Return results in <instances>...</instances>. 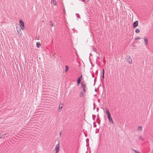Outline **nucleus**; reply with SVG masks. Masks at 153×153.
Returning a JSON list of instances; mask_svg holds the SVG:
<instances>
[{
    "mask_svg": "<svg viewBox=\"0 0 153 153\" xmlns=\"http://www.w3.org/2000/svg\"><path fill=\"white\" fill-rule=\"evenodd\" d=\"M144 41H145L146 45H147L148 44V39L146 36H145L144 38Z\"/></svg>",
    "mask_w": 153,
    "mask_h": 153,
    "instance_id": "7",
    "label": "nucleus"
},
{
    "mask_svg": "<svg viewBox=\"0 0 153 153\" xmlns=\"http://www.w3.org/2000/svg\"><path fill=\"white\" fill-rule=\"evenodd\" d=\"M107 115L108 119L111 117L110 114H108Z\"/></svg>",
    "mask_w": 153,
    "mask_h": 153,
    "instance_id": "19",
    "label": "nucleus"
},
{
    "mask_svg": "<svg viewBox=\"0 0 153 153\" xmlns=\"http://www.w3.org/2000/svg\"><path fill=\"white\" fill-rule=\"evenodd\" d=\"M135 32L136 33H138L140 32V30L138 29H137L135 30Z\"/></svg>",
    "mask_w": 153,
    "mask_h": 153,
    "instance_id": "14",
    "label": "nucleus"
},
{
    "mask_svg": "<svg viewBox=\"0 0 153 153\" xmlns=\"http://www.w3.org/2000/svg\"><path fill=\"white\" fill-rule=\"evenodd\" d=\"M152 153H153V152Z\"/></svg>",
    "mask_w": 153,
    "mask_h": 153,
    "instance_id": "32",
    "label": "nucleus"
},
{
    "mask_svg": "<svg viewBox=\"0 0 153 153\" xmlns=\"http://www.w3.org/2000/svg\"><path fill=\"white\" fill-rule=\"evenodd\" d=\"M142 128L141 126H139L138 127L137 130L139 131H141L142 130Z\"/></svg>",
    "mask_w": 153,
    "mask_h": 153,
    "instance_id": "11",
    "label": "nucleus"
},
{
    "mask_svg": "<svg viewBox=\"0 0 153 153\" xmlns=\"http://www.w3.org/2000/svg\"><path fill=\"white\" fill-rule=\"evenodd\" d=\"M63 106V105L62 103L60 102L59 104V108L58 111L59 112H60L61 111L62 108Z\"/></svg>",
    "mask_w": 153,
    "mask_h": 153,
    "instance_id": "5",
    "label": "nucleus"
},
{
    "mask_svg": "<svg viewBox=\"0 0 153 153\" xmlns=\"http://www.w3.org/2000/svg\"><path fill=\"white\" fill-rule=\"evenodd\" d=\"M41 45V44H40V43L39 42V47H40V46Z\"/></svg>",
    "mask_w": 153,
    "mask_h": 153,
    "instance_id": "27",
    "label": "nucleus"
},
{
    "mask_svg": "<svg viewBox=\"0 0 153 153\" xmlns=\"http://www.w3.org/2000/svg\"><path fill=\"white\" fill-rule=\"evenodd\" d=\"M82 0V1L84 2V1H85V0Z\"/></svg>",
    "mask_w": 153,
    "mask_h": 153,
    "instance_id": "29",
    "label": "nucleus"
},
{
    "mask_svg": "<svg viewBox=\"0 0 153 153\" xmlns=\"http://www.w3.org/2000/svg\"><path fill=\"white\" fill-rule=\"evenodd\" d=\"M64 12H65V10L64 8Z\"/></svg>",
    "mask_w": 153,
    "mask_h": 153,
    "instance_id": "30",
    "label": "nucleus"
},
{
    "mask_svg": "<svg viewBox=\"0 0 153 153\" xmlns=\"http://www.w3.org/2000/svg\"><path fill=\"white\" fill-rule=\"evenodd\" d=\"M126 59L129 64H131L132 63V60L130 56H127Z\"/></svg>",
    "mask_w": 153,
    "mask_h": 153,
    "instance_id": "2",
    "label": "nucleus"
},
{
    "mask_svg": "<svg viewBox=\"0 0 153 153\" xmlns=\"http://www.w3.org/2000/svg\"><path fill=\"white\" fill-rule=\"evenodd\" d=\"M59 147L60 146L59 145V143H58L55 146V149L56 151V153H57L59 152Z\"/></svg>",
    "mask_w": 153,
    "mask_h": 153,
    "instance_id": "4",
    "label": "nucleus"
},
{
    "mask_svg": "<svg viewBox=\"0 0 153 153\" xmlns=\"http://www.w3.org/2000/svg\"><path fill=\"white\" fill-rule=\"evenodd\" d=\"M82 75H81V76L78 78L77 81V83L78 84H79L80 83L81 81V79L82 78Z\"/></svg>",
    "mask_w": 153,
    "mask_h": 153,
    "instance_id": "8",
    "label": "nucleus"
},
{
    "mask_svg": "<svg viewBox=\"0 0 153 153\" xmlns=\"http://www.w3.org/2000/svg\"><path fill=\"white\" fill-rule=\"evenodd\" d=\"M53 4H54L55 5L56 4V1L55 0H54L53 2Z\"/></svg>",
    "mask_w": 153,
    "mask_h": 153,
    "instance_id": "17",
    "label": "nucleus"
},
{
    "mask_svg": "<svg viewBox=\"0 0 153 153\" xmlns=\"http://www.w3.org/2000/svg\"><path fill=\"white\" fill-rule=\"evenodd\" d=\"M133 150L135 153H141L140 152H138L136 150L133 149Z\"/></svg>",
    "mask_w": 153,
    "mask_h": 153,
    "instance_id": "15",
    "label": "nucleus"
},
{
    "mask_svg": "<svg viewBox=\"0 0 153 153\" xmlns=\"http://www.w3.org/2000/svg\"><path fill=\"white\" fill-rule=\"evenodd\" d=\"M138 139L140 141H143L144 140V139L141 136H139L138 137Z\"/></svg>",
    "mask_w": 153,
    "mask_h": 153,
    "instance_id": "9",
    "label": "nucleus"
},
{
    "mask_svg": "<svg viewBox=\"0 0 153 153\" xmlns=\"http://www.w3.org/2000/svg\"><path fill=\"white\" fill-rule=\"evenodd\" d=\"M108 121L109 122H110L113 124H114V122L113 121L112 118L111 117L110 118H108Z\"/></svg>",
    "mask_w": 153,
    "mask_h": 153,
    "instance_id": "10",
    "label": "nucleus"
},
{
    "mask_svg": "<svg viewBox=\"0 0 153 153\" xmlns=\"http://www.w3.org/2000/svg\"><path fill=\"white\" fill-rule=\"evenodd\" d=\"M138 22L137 21H135L133 23V27L135 28L138 25Z\"/></svg>",
    "mask_w": 153,
    "mask_h": 153,
    "instance_id": "6",
    "label": "nucleus"
},
{
    "mask_svg": "<svg viewBox=\"0 0 153 153\" xmlns=\"http://www.w3.org/2000/svg\"><path fill=\"white\" fill-rule=\"evenodd\" d=\"M76 16L77 18H79V15L78 14L76 13Z\"/></svg>",
    "mask_w": 153,
    "mask_h": 153,
    "instance_id": "21",
    "label": "nucleus"
},
{
    "mask_svg": "<svg viewBox=\"0 0 153 153\" xmlns=\"http://www.w3.org/2000/svg\"><path fill=\"white\" fill-rule=\"evenodd\" d=\"M105 112H106V114H107V115L108 114H110V113L109 111V110L108 109H106L105 110Z\"/></svg>",
    "mask_w": 153,
    "mask_h": 153,
    "instance_id": "13",
    "label": "nucleus"
},
{
    "mask_svg": "<svg viewBox=\"0 0 153 153\" xmlns=\"http://www.w3.org/2000/svg\"><path fill=\"white\" fill-rule=\"evenodd\" d=\"M50 24L51 26H53V24L52 23V22L51 21L50 22Z\"/></svg>",
    "mask_w": 153,
    "mask_h": 153,
    "instance_id": "18",
    "label": "nucleus"
},
{
    "mask_svg": "<svg viewBox=\"0 0 153 153\" xmlns=\"http://www.w3.org/2000/svg\"><path fill=\"white\" fill-rule=\"evenodd\" d=\"M102 74H104V69H102Z\"/></svg>",
    "mask_w": 153,
    "mask_h": 153,
    "instance_id": "25",
    "label": "nucleus"
},
{
    "mask_svg": "<svg viewBox=\"0 0 153 153\" xmlns=\"http://www.w3.org/2000/svg\"><path fill=\"white\" fill-rule=\"evenodd\" d=\"M94 51H95L96 53H98V51H97V49L96 48L94 49Z\"/></svg>",
    "mask_w": 153,
    "mask_h": 153,
    "instance_id": "20",
    "label": "nucleus"
},
{
    "mask_svg": "<svg viewBox=\"0 0 153 153\" xmlns=\"http://www.w3.org/2000/svg\"><path fill=\"white\" fill-rule=\"evenodd\" d=\"M17 32H19V31H18V30H17Z\"/></svg>",
    "mask_w": 153,
    "mask_h": 153,
    "instance_id": "31",
    "label": "nucleus"
},
{
    "mask_svg": "<svg viewBox=\"0 0 153 153\" xmlns=\"http://www.w3.org/2000/svg\"><path fill=\"white\" fill-rule=\"evenodd\" d=\"M140 39V38L138 37V38H135V39L136 40H138V39Z\"/></svg>",
    "mask_w": 153,
    "mask_h": 153,
    "instance_id": "23",
    "label": "nucleus"
},
{
    "mask_svg": "<svg viewBox=\"0 0 153 153\" xmlns=\"http://www.w3.org/2000/svg\"><path fill=\"white\" fill-rule=\"evenodd\" d=\"M36 46H37V47L38 48V46H39V45H38V42H36Z\"/></svg>",
    "mask_w": 153,
    "mask_h": 153,
    "instance_id": "24",
    "label": "nucleus"
},
{
    "mask_svg": "<svg viewBox=\"0 0 153 153\" xmlns=\"http://www.w3.org/2000/svg\"><path fill=\"white\" fill-rule=\"evenodd\" d=\"M68 68H69L68 66H65V71L66 72H67L68 70Z\"/></svg>",
    "mask_w": 153,
    "mask_h": 153,
    "instance_id": "12",
    "label": "nucleus"
},
{
    "mask_svg": "<svg viewBox=\"0 0 153 153\" xmlns=\"http://www.w3.org/2000/svg\"><path fill=\"white\" fill-rule=\"evenodd\" d=\"M92 76L93 77H94V74H92Z\"/></svg>",
    "mask_w": 153,
    "mask_h": 153,
    "instance_id": "28",
    "label": "nucleus"
},
{
    "mask_svg": "<svg viewBox=\"0 0 153 153\" xmlns=\"http://www.w3.org/2000/svg\"><path fill=\"white\" fill-rule=\"evenodd\" d=\"M61 132L60 131L59 132V135L60 137H61Z\"/></svg>",
    "mask_w": 153,
    "mask_h": 153,
    "instance_id": "26",
    "label": "nucleus"
},
{
    "mask_svg": "<svg viewBox=\"0 0 153 153\" xmlns=\"http://www.w3.org/2000/svg\"><path fill=\"white\" fill-rule=\"evenodd\" d=\"M102 78L103 79H104V74H102Z\"/></svg>",
    "mask_w": 153,
    "mask_h": 153,
    "instance_id": "22",
    "label": "nucleus"
},
{
    "mask_svg": "<svg viewBox=\"0 0 153 153\" xmlns=\"http://www.w3.org/2000/svg\"><path fill=\"white\" fill-rule=\"evenodd\" d=\"M81 87L82 88L84 92H85L86 91V85L85 84H83L82 82H81Z\"/></svg>",
    "mask_w": 153,
    "mask_h": 153,
    "instance_id": "3",
    "label": "nucleus"
},
{
    "mask_svg": "<svg viewBox=\"0 0 153 153\" xmlns=\"http://www.w3.org/2000/svg\"><path fill=\"white\" fill-rule=\"evenodd\" d=\"M19 25L20 27L21 28V29L22 30L24 29L25 26L24 22L22 20H20L19 21Z\"/></svg>",
    "mask_w": 153,
    "mask_h": 153,
    "instance_id": "1",
    "label": "nucleus"
},
{
    "mask_svg": "<svg viewBox=\"0 0 153 153\" xmlns=\"http://www.w3.org/2000/svg\"><path fill=\"white\" fill-rule=\"evenodd\" d=\"M79 95L81 97H82L83 96V92L81 91L79 94Z\"/></svg>",
    "mask_w": 153,
    "mask_h": 153,
    "instance_id": "16",
    "label": "nucleus"
}]
</instances>
